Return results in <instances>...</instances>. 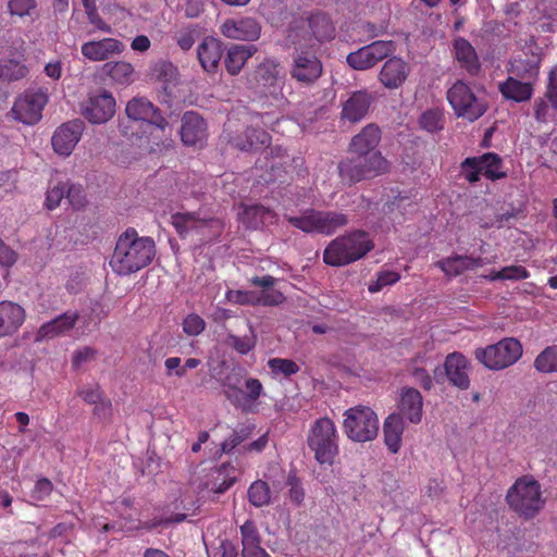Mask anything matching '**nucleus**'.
Segmentation results:
<instances>
[{
	"label": "nucleus",
	"instance_id": "obj_35",
	"mask_svg": "<svg viewBox=\"0 0 557 557\" xmlns=\"http://www.w3.org/2000/svg\"><path fill=\"white\" fill-rule=\"evenodd\" d=\"M79 319L77 312H64L57 318L44 323L37 333V339L54 338L71 331Z\"/></svg>",
	"mask_w": 557,
	"mask_h": 557
},
{
	"label": "nucleus",
	"instance_id": "obj_28",
	"mask_svg": "<svg viewBox=\"0 0 557 557\" xmlns=\"http://www.w3.org/2000/svg\"><path fill=\"white\" fill-rule=\"evenodd\" d=\"M423 398L421 393L413 387H404L398 401V412L401 419L418 424L422 420Z\"/></svg>",
	"mask_w": 557,
	"mask_h": 557
},
{
	"label": "nucleus",
	"instance_id": "obj_25",
	"mask_svg": "<svg viewBox=\"0 0 557 557\" xmlns=\"http://www.w3.org/2000/svg\"><path fill=\"white\" fill-rule=\"evenodd\" d=\"M410 74V65L399 57L388 58L379 73V82L387 89L401 87Z\"/></svg>",
	"mask_w": 557,
	"mask_h": 557
},
{
	"label": "nucleus",
	"instance_id": "obj_9",
	"mask_svg": "<svg viewBox=\"0 0 557 557\" xmlns=\"http://www.w3.org/2000/svg\"><path fill=\"white\" fill-rule=\"evenodd\" d=\"M522 354V344L513 337H505L496 344L474 350L475 359L492 371H500L513 366Z\"/></svg>",
	"mask_w": 557,
	"mask_h": 557
},
{
	"label": "nucleus",
	"instance_id": "obj_33",
	"mask_svg": "<svg viewBox=\"0 0 557 557\" xmlns=\"http://www.w3.org/2000/svg\"><path fill=\"white\" fill-rule=\"evenodd\" d=\"M239 219L246 227L258 230L264 225H273L277 222V214L262 205L243 206Z\"/></svg>",
	"mask_w": 557,
	"mask_h": 557
},
{
	"label": "nucleus",
	"instance_id": "obj_41",
	"mask_svg": "<svg viewBox=\"0 0 557 557\" xmlns=\"http://www.w3.org/2000/svg\"><path fill=\"white\" fill-rule=\"evenodd\" d=\"M250 505L261 508L271 504V490L269 484L263 480L252 482L247 492Z\"/></svg>",
	"mask_w": 557,
	"mask_h": 557
},
{
	"label": "nucleus",
	"instance_id": "obj_36",
	"mask_svg": "<svg viewBox=\"0 0 557 557\" xmlns=\"http://www.w3.org/2000/svg\"><path fill=\"white\" fill-rule=\"evenodd\" d=\"M498 90L502 96L515 102H527L534 94V84L532 82H521L520 79L508 76L499 83Z\"/></svg>",
	"mask_w": 557,
	"mask_h": 557
},
{
	"label": "nucleus",
	"instance_id": "obj_4",
	"mask_svg": "<svg viewBox=\"0 0 557 557\" xmlns=\"http://www.w3.org/2000/svg\"><path fill=\"white\" fill-rule=\"evenodd\" d=\"M338 163L341 180L348 185L372 180L391 171L389 161L381 151L373 153H354Z\"/></svg>",
	"mask_w": 557,
	"mask_h": 557
},
{
	"label": "nucleus",
	"instance_id": "obj_62",
	"mask_svg": "<svg viewBox=\"0 0 557 557\" xmlns=\"http://www.w3.org/2000/svg\"><path fill=\"white\" fill-rule=\"evenodd\" d=\"M183 10L187 17H197L203 11V0H185Z\"/></svg>",
	"mask_w": 557,
	"mask_h": 557
},
{
	"label": "nucleus",
	"instance_id": "obj_16",
	"mask_svg": "<svg viewBox=\"0 0 557 557\" xmlns=\"http://www.w3.org/2000/svg\"><path fill=\"white\" fill-rule=\"evenodd\" d=\"M116 101L113 95L99 89L90 92L82 104L83 116L92 124H102L111 120L115 114Z\"/></svg>",
	"mask_w": 557,
	"mask_h": 557
},
{
	"label": "nucleus",
	"instance_id": "obj_38",
	"mask_svg": "<svg viewBox=\"0 0 557 557\" xmlns=\"http://www.w3.org/2000/svg\"><path fill=\"white\" fill-rule=\"evenodd\" d=\"M276 282L277 278L272 275L252 276L249 278V283L251 285L262 288L261 295L257 297L258 304L273 307L285 301L286 297L284 294L281 290L273 288Z\"/></svg>",
	"mask_w": 557,
	"mask_h": 557
},
{
	"label": "nucleus",
	"instance_id": "obj_24",
	"mask_svg": "<svg viewBox=\"0 0 557 557\" xmlns=\"http://www.w3.org/2000/svg\"><path fill=\"white\" fill-rule=\"evenodd\" d=\"M125 45L113 37H106L100 40L86 41L81 47L82 54L92 62L104 61L111 57L121 54Z\"/></svg>",
	"mask_w": 557,
	"mask_h": 557
},
{
	"label": "nucleus",
	"instance_id": "obj_7",
	"mask_svg": "<svg viewBox=\"0 0 557 557\" xmlns=\"http://www.w3.org/2000/svg\"><path fill=\"white\" fill-rule=\"evenodd\" d=\"M308 447L321 465H332L338 454V434L334 421L327 417L317 419L307 435Z\"/></svg>",
	"mask_w": 557,
	"mask_h": 557
},
{
	"label": "nucleus",
	"instance_id": "obj_3",
	"mask_svg": "<svg viewBox=\"0 0 557 557\" xmlns=\"http://www.w3.org/2000/svg\"><path fill=\"white\" fill-rule=\"evenodd\" d=\"M221 385L230 403L244 413L258 411L259 398L263 394V385L259 379L245 377L240 370H233Z\"/></svg>",
	"mask_w": 557,
	"mask_h": 557
},
{
	"label": "nucleus",
	"instance_id": "obj_53",
	"mask_svg": "<svg viewBox=\"0 0 557 557\" xmlns=\"http://www.w3.org/2000/svg\"><path fill=\"white\" fill-rule=\"evenodd\" d=\"M65 199L75 209L78 210L85 206L86 196L84 188L81 185L71 184L70 181H65Z\"/></svg>",
	"mask_w": 557,
	"mask_h": 557
},
{
	"label": "nucleus",
	"instance_id": "obj_63",
	"mask_svg": "<svg viewBox=\"0 0 557 557\" xmlns=\"http://www.w3.org/2000/svg\"><path fill=\"white\" fill-rule=\"evenodd\" d=\"M164 367L166 369V374L172 375V371H175V375L182 377L185 375L184 368L181 366V358L178 357H170L165 359Z\"/></svg>",
	"mask_w": 557,
	"mask_h": 557
},
{
	"label": "nucleus",
	"instance_id": "obj_50",
	"mask_svg": "<svg viewBox=\"0 0 557 557\" xmlns=\"http://www.w3.org/2000/svg\"><path fill=\"white\" fill-rule=\"evenodd\" d=\"M77 395L89 405L101 404V406L111 408V401L103 398V393L98 385L83 387L77 391Z\"/></svg>",
	"mask_w": 557,
	"mask_h": 557
},
{
	"label": "nucleus",
	"instance_id": "obj_61",
	"mask_svg": "<svg viewBox=\"0 0 557 557\" xmlns=\"http://www.w3.org/2000/svg\"><path fill=\"white\" fill-rule=\"evenodd\" d=\"M17 260V253L3 242L0 246V263L4 267H12Z\"/></svg>",
	"mask_w": 557,
	"mask_h": 557
},
{
	"label": "nucleus",
	"instance_id": "obj_45",
	"mask_svg": "<svg viewBox=\"0 0 557 557\" xmlns=\"http://www.w3.org/2000/svg\"><path fill=\"white\" fill-rule=\"evenodd\" d=\"M419 124L422 129L429 133L441 131L444 127V113L437 108L428 109L421 114Z\"/></svg>",
	"mask_w": 557,
	"mask_h": 557
},
{
	"label": "nucleus",
	"instance_id": "obj_8",
	"mask_svg": "<svg viewBox=\"0 0 557 557\" xmlns=\"http://www.w3.org/2000/svg\"><path fill=\"white\" fill-rule=\"evenodd\" d=\"M280 64L275 59L265 58L245 74L246 87L253 91L270 94L281 103H285L282 87L284 77L280 75Z\"/></svg>",
	"mask_w": 557,
	"mask_h": 557
},
{
	"label": "nucleus",
	"instance_id": "obj_58",
	"mask_svg": "<svg viewBox=\"0 0 557 557\" xmlns=\"http://www.w3.org/2000/svg\"><path fill=\"white\" fill-rule=\"evenodd\" d=\"M410 374L423 389L430 391L433 387V380L423 367L414 366L410 368Z\"/></svg>",
	"mask_w": 557,
	"mask_h": 557
},
{
	"label": "nucleus",
	"instance_id": "obj_22",
	"mask_svg": "<svg viewBox=\"0 0 557 557\" xmlns=\"http://www.w3.org/2000/svg\"><path fill=\"white\" fill-rule=\"evenodd\" d=\"M470 361L458 351L446 356L444 361L445 375L450 385L466 391L470 387Z\"/></svg>",
	"mask_w": 557,
	"mask_h": 557
},
{
	"label": "nucleus",
	"instance_id": "obj_30",
	"mask_svg": "<svg viewBox=\"0 0 557 557\" xmlns=\"http://www.w3.org/2000/svg\"><path fill=\"white\" fill-rule=\"evenodd\" d=\"M382 138V132L375 123H369L356 134L348 146L350 153H373Z\"/></svg>",
	"mask_w": 557,
	"mask_h": 557
},
{
	"label": "nucleus",
	"instance_id": "obj_29",
	"mask_svg": "<svg viewBox=\"0 0 557 557\" xmlns=\"http://www.w3.org/2000/svg\"><path fill=\"white\" fill-rule=\"evenodd\" d=\"M7 13L13 23L34 24L41 16L39 0H8Z\"/></svg>",
	"mask_w": 557,
	"mask_h": 557
},
{
	"label": "nucleus",
	"instance_id": "obj_23",
	"mask_svg": "<svg viewBox=\"0 0 557 557\" xmlns=\"http://www.w3.org/2000/svg\"><path fill=\"white\" fill-rule=\"evenodd\" d=\"M223 36L235 39L253 41L261 35V26L252 17L228 18L221 26Z\"/></svg>",
	"mask_w": 557,
	"mask_h": 557
},
{
	"label": "nucleus",
	"instance_id": "obj_54",
	"mask_svg": "<svg viewBox=\"0 0 557 557\" xmlns=\"http://www.w3.org/2000/svg\"><path fill=\"white\" fill-rule=\"evenodd\" d=\"M399 280L400 275L395 271H381L377 273L376 280L369 284L368 289L370 293H377L385 286L394 285Z\"/></svg>",
	"mask_w": 557,
	"mask_h": 557
},
{
	"label": "nucleus",
	"instance_id": "obj_34",
	"mask_svg": "<svg viewBox=\"0 0 557 557\" xmlns=\"http://www.w3.org/2000/svg\"><path fill=\"white\" fill-rule=\"evenodd\" d=\"M240 537L243 546L242 557H271L261 547V535L252 520H247L240 525Z\"/></svg>",
	"mask_w": 557,
	"mask_h": 557
},
{
	"label": "nucleus",
	"instance_id": "obj_15",
	"mask_svg": "<svg viewBox=\"0 0 557 557\" xmlns=\"http://www.w3.org/2000/svg\"><path fill=\"white\" fill-rule=\"evenodd\" d=\"M396 50L393 40H376L350 52L346 61L350 67L357 71H364L373 67L377 62L389 57Z\"/></svg>",
	"mask_w": 557,
	"mask_h": 557
},
{
	"label": "nucleus",
	"instance_id": "obj_59",
	"mask_svg": "<svg viewBox=\"0 0 557 557\" xmlns=\"http://www.w3.org/2000/svg\"><path fill=\"white\" fill-rule=\"evenodd\" d=\"M250 122H259V126L263 125L269 127L272 131H276V125L280 123L278 116H273L271 113H251L250 114Z\"/></svg>",
	"mask_w": 557,
	"mask_h": 557
},
{
	"label": "nucleus",
	"instance_id": "obj_20",
	"mask_svg": "<svg viewBox=\"0 0 557 557\" xmlns=\"http://www.w3.org/2000/svg\"><path fill=\"white\" fill-rule=\"evenodd\" d=\"M84 126L81 120L69 121L59 126L51 139L54 151L60 156H70L82 137Z\"/></svg>",
	"mask_w": 557,
	"mask_h": 557
},
{
	"label": "nucleus",
	"instance_id": "obj_31",
	"mask_svg": "<svg viewBox=\"0 0 557 557\" xmlns=\"http://www.w3.org/2000/svg\"><path fill=\"white\" fill-rule=\"evenodd\" d=\"M453 52L459 66L470 76H476L481 71V63L473 46L463 37L453 42Z\"/></svg>",
	"mask_w": 557,
	"mask_h": 557
},
{
	"label": "nucleus",
	"instance_id": "obj_37",
	"mask_svg": "<svg viewBox=\"0 0 557 557\" xmlns=\"http://www.w3.org/2000/svg\"><path fill=\"white\" fill-rule=\"evenodd\" d=\"M312 37L319 42L330 41L335 37V25L331 16L323 11L311 12L307 17Z\"/></svg>",
	"mask_w": 557,
	"mask_h": 557
},
{
	"label": "nucleus",
	"instance_id": "obj_21",
	"mask_svg": "<svg viewBox=\"0 0 557 557\" xmlns=\"http://www.w3.org/2000/svg\"><path fill=\"white\" fill-rule=\"evenodd\" d=\"M207 124L203 117L194 111H187L182 117L181 139L185 146L200 148L207 140Z\"/></svg>",
	"mask_w": 557,
	"mask_h": 557
},
{
	"label": "nucleus",
	"instance_id": "obj_19",
	"mask_svg": "<svg viewBox=\"0 0 557 557\" xmlns=\"http://www.w3.org/2000/svg\"><path fill=\"white\" fill-rule=\"evenodd\" d=\"M534 119L546 123L557 119V70H550L544 95L534 100Z\"/></svg>",
	"mask_w": 557,
	"mask_h": 557
},
{
	"label": "nucleus",
	"instance_id": "obj_18",
	"mask_svg": "<svg viewBox=\"0 0 557 557\" xmlns=\"http://www.w3.org/2000/svg\"><path fill=\"white\" fill-rule=\"evenodd\" d=\"M373 102L374 96L367 89L352 91L342 103V122H348L349 124L361 122L368 115Z\"/></svg>",
	"mask_w": 557,
	"mask_h": 557
},
{
	"label": "nucleus",
	"instance_id": "obj_27",
	"mask_svg": "<svg viewBox=\"0 0 557 557\" xmlns=\"http://www.w3.org/2000/svg\"><path fill=\"white\" fill-rule=\"evenodd\" d=\"M26 319L25 309L17 302L0 301V338L14 335Z\"/></svg>",
	"mask_w": 557,
	"mask_h": 557
},
{
	"label": "nucleus",
	"instance_id": "obj_11",
	"mask_svg": "<svg viewBox=\"0 0 557 557\" xmlns=\"http://www.w3.org/2000/svg\"><path fill=\"white\" fill-rule=\"evenodd\" d=\"M290 57V77L301 86L315 84L323 73V64L314 46H296Z\"/></svg>",
	"mask_w": 557,
	"mask_h": 557
},
{
	"label": "nucleus",
	"instance_id": "obj_43",
	"mask_svg": "<svg viewBox=\"0 0 557 557\" xmlns=\"http://www.w3.org/2000/svg\"><path fill=\"white\" fill-rule=\"evenodd\" d=\"M533 366L541 373L557 372V345L543 349L534 359Z\"/></svg>",
	"mask_w": 557,
	"mask_h": 557
},
{
	"label": "nucleus",
	"instance_id": "obj_40",
	"mask_svg": "<svg viewBox=\"0 0 557 557\" xmlns=\"http://www.w3.org/2000/svg\"><path fill=\"white\" fill-rule=\"evenodd\" d=\"M446 275L457 276L465 271L480 268L483 265V259L480 257L453 256L442 259L435 263Z\"/></svg>",
	"mask_w": 557,
	"mask_h": 557
},
{
	"label": "nucleus",
	"instance_id": "obj_2",
	"mask_svg": "<svg viewBox=\"0 0 557 557\" xmlns=\"http://www.w3.org/2000/svg\"><path fill=\"white\" fill-rule=\"evenodd\" d=\"M373 248L369 234L356 230L333 239L323 251V261L331 267H344L362 259Z\"/></svg>",
	"mask_w": 557,
	"mask_h": 557
},
{
	"label": "nucleus",
	"instance_id": "obj_12",
	"mask_svg": "<svg viewBox=\"0 0 557 557\" xmlns=\"http://www.w3.org/2000/svg\"><path fill=\"white\" fill-rule=\"evenodd\" d=\"M344 416L343 428L348 438L354 442L364 443L376 437L379 419L370 407L356 406L347 409Z\"/></svg>",
	"mask_w": 557,
	"mask_h": 557
},
{
	"label": "nucleus",
	"instance_id": "obj_56",
	"mask_svg": "<svg viewBox=\"0 0 557 557\" xmlns=\"http://www.w3.org/2000/svg\"><path fill=\"white\" fill-rule=\"evenodd\" d=\"M225 299L228 302L246 306V305H257V297L253 292L240 290V289H230L225 294Z\"/></svg>",
	"mask_w": 557,
	"mask_h": 557
},
{
	"label": "nucleus",
	"instance_id": "obj_57",
	"mask_svg": "<svg viewBox=\"0 0 557 557\" xmlns=\"http://www.w3.org/2000/svg\"><path fill=\"white\" fill-rule=\"evenodd\" d=\"M52 491H53L52 482L47 478H41L36 481L34 488L30 492V498H32L33 503L42 502L48 496H50Z\"/></svg>",
	"mask_w": 557,
	"mask_h": 557
},
{
	"label": "nucleus",
	"instance_id": "obj_49",
	"mask_svg": "<svg viewBox=\"0 0 557 557\" xmlns=\"http://www.w3.org/2000/svg\"><path fill=\"white\" fill-rule=\"evenodd\" d=\"M226 344L240 355H247L256 346V337L250 330V335L237 336L228 334Z\"/></svg>",
	"mask_w": 557,
	"mask_h": 557
},
{
	"label": "nucleus",
	"instance_id": "obj_13",
	"mask_svg": "<svg viewBox=\"0 0 557 557\" xmlns=\"http://www.w3.org/2000/svg\"><path fill=\"white\" fill-rule=\"evenodd\" d=\"M503 159L495 152H485L479 157H468L460 163V175L470 183L475 184L481 175L494 182L507 176L503 170Z\"/></svg>",
	"mask_w": 557,
	"mask_h": 557
},
{
	"label": "nucleus",
	"instance_id": "obj_32",
	"mask_svg": "<svg viewBox=\"0 0 557 557\" xmlns=\"http://www.w3.org/2000/svg\"><path fill=\"white\" fill-rule=\"evenodd\" d=\"M223 44L211 36L205 37L197 48L198 60L207 73H215L223 55Z\"/></svg>",
	"mask_w": 557,
	"mask_h": 557
},
{
	"label": "nucleus",
	"instance_id": "obj_39",
	"mask_svg": "<svg viewBox=\"0 0 557 557\" xmlns=\"http://www.w3.org/2000/svg\"><path fill=\"white\" fill-rule=\"evenodd\" d=\"M404 420L399 413H391L383 423L384 443L392 454H397L401 447Z\"/></svg>",
	"mask_w": 557,
	"mask_h": 557
},
{
	"label": "nucleus",
	"instance_id": "obj_48",
	"mask_svg": "<svg viewBox=\"0 0 557 557\" xmlns=\"http://www.w3.org/2000/svg\"><path fill=\"white\" fill-rule=\"evenodd\" d=\"M65 182H50V185L46 193L45 207L48 210H53L58 208L61 201L65 198Z\"/></svg>",
	"mask_w": 557,
	"mask_h": 557
},
{
	"label": "nucleus",
	"instance_id": "obj_64",
	"mask_svg": "<svg viewBox=\"0 0 557 557\" xmlns=\"http://www.w3.org/2000/svg\"><path fill=\"white\" fill-rule=\"evenodd\" d=\"M288 484L290 485V488H289L290 499L296 504H300L305 497L302 487L298 484V481L296 478H288Z\"/></svg>",
	"mask_w": 557,
	"mask_h": 557
},
{
	"label": "nucleus",
	"instance_id": "obj_6",
	"mask_svg": "<svg viewBox=\"0 0 557 557\" xmlns=\"http://www.w3.org/2000/svg\"><path fill=\"white\" fill-rule=\"evenodd\" d=\"M284 219L295 228L304 233L332 235L348 224V216L337 211L306 209L300 215L284 214Z\"/></svg>",
	"mask_w": 557,
	"mask_h": 557
},
{
	"label": "nucleus",
	"instance_id": "obj_17",
	"mask_svg": "<svg viewBox=\"0 0 557 557\" xmlns=\"http://www.w3.org/2000/svg\"><path fill=\"white\" fill-rule=\"evenodd\" d=\"M125 113L129 120L147 123L148 125H154L163 133H165L166 128L170 127L160 110L144 97H135L131 99L126 104Z\"/></svg>",
	"mask_w": 557,
	"mask_h": 557
},
{
	"label": "nucleus",
	"instance_id": "obj_26",
	"mask_svg": "<svg viewBox=\"0 0 557 557\" xmlns=\"http://www.w3.org/2000/svg\"><path fill=\"white\" fill-rule=\"evenodd\" d=\"M231 144L242 151H257L270 146L271 136L259 126V122H250L243 133L232 138Z\"/></svg>",
	"mask_w": 557,
	"mask_h": 557
},
{
	"label": "nucleus",
	"instance_id": "obj_51",
	"mask_svg": "<svg viewBox=\"0 0 557 557\" xmlns=\"http://www.w3.org/2000/svg\"><path fill=\"white\" fill-rule=\"evenodd\" d=\"M182 329L187 336H198L205 331L206 322L199 314L189 313L183 319Z\"/></svg>",
	"mask_w": 557,
	"mask_h": 557
},
{
	"label": "nucleus",
	"instance_id": "obj_47",
	"mask_svg": "<svg viewBox=\"0 0 557 557\" xmlns=\"http://www.w3.org/2000/svg\"><path fill=\"white\" fill-rule=\"evenodd\" d=\"M530 276V272L522 265H508L504 267L498 271H493L490 274L491 281L508 280V281H520L525 280Z\"/></svg>",
	"mask_w": 557,
	"mask_h": 557
},
{
	"label": "nucleus",
	"instance_id": "obj_46",
	"mask_svg": "<svg viewBox=\"0 0 557 557\" xmlns=\"http://www.w3.org/2000/svg\"><path fill=\"white\" fill-rule=\"evenodd\" d=\"M246 63L247 61L244 58V54L240 53L237 45H232L227 49L224 59V66L226 72L232 76H236L240 73Z\"/></svg>",
	"mask_w": 557,
	"mask_h": 557
},
{
	"label": "nucleus",
	"instance_id": "obj_42",
	"mask_svg": "<svg viewBox=\"0 0 557 557\" xmlns=\"http://www.w3.org/2000/svg\"><path fill=\"white\" fill-rule=\"evenodd\" d=\"M29 73L28 67L15 59L0 60V78L9 82L18 81L26 77Z\"/></svg>",
	"mask_w": 557,
	"mask_h": 557
},
{
	"label": "nucleus",
	"instance_id": "obj_60",
	"mask_svg": "<svg viewBox=\"0 0 557 557\" xmlns=\"http://www.w3.org/2000/svg\"><path fill=\"white\" fill-rule=\"evenodd\" d=\"M96 355V350L90 347H84L74 352L73 355V367L78 369L84 362L91 360Z\"/></svg>",
	"mask_w": 557,
	"mask_h": 557
},
{
	"label": "nucleus",
	"instance_id": "obj_52",
	"mask_svg": "<svg viewBox=\"0 0 557 557\" xmlns=\"http://www.w3.org/2000/svg\"><path fill=\"white\" fill-rule=\"evenodd\" d=\"M268 366L273 373H282L285 376H290L299 371L298 364L290 359L273 358L269 360Z\"/></svg>",
	"mask_w": 557,
	"mask_h": 557
},
{
	"label": "nucleus",
	"instance_id": "obj_5",
	"mask_svg": "<svg viewBox=\"0 0 557 557\" xmlns=\"http://www.w3.org/2000/svg\"><path fill=\"white\" fill-rule=\"evenodd\" d=\"M510 509L524 519L534 518L544 507L540 483L531 475L518 478L506 494Z\"/></svg>",
	"mask_w": 557,
	"mask_h": 557
},
{
	"label": "nucleus",
	"instance_id": "obj_55",
	"mask_svg": "<svg viewBox=\"0 0 557 557\" xmlns=\"http://www.w3.org/2000/svg\"><path fill=\"white\" fill-rule=\"evenodd\" d=\"M196 37H197L196 26L188 25L176 33L175 40H176L177 46L182 50L188 51L194 46V44L196 41Z\"/></svg>",
	"mask_w": 557,
	"mask_h": 557
},
{
	"label": "nucleus",
	"instance_id": "obj_44",
	"mask_svg": "<svg viewBox=\"0 0 557 557\" xmlns=\"http://www.w3.org/2000/svg\"><path fill=\"white\" fill-rule=\"evenodd\" d=\"M107 74L117 84L127 85L133 82L134 67L131 63L119 61L104 65Z\"/></svg>",
	"mask_w": 557,
	"mask_h": 557
},
{
	"label": "nucleus",
	"instance_id": "obj_10",
	"mask_svg": "<svg viewBox=\"0 0 557 557\" xmlns=\"http://www.w3.org/2000/svg\"><path fill=\"white\" fill-rule=\"evenodd\" d=\"M446 98L454 113L469 122H474L487 111V102L484 98L475 96L472 88L459 79L448 88Z\"/></svg>",
	"mask_w": 557,
	"mask_h": 557
},
{
	"label": "nucleus",
	"instance_id": "obj_1",
	"mask_svg": "<svg viewBox=\"0 0 557 557\" xmlns=\"http://www.w3.org/2000/svg\"><path fill=\"white\" fill-rule=\"evenodd\" d=\"M156 245L150 237H140L134 228L120 235L110 260L112 270L119 275L135 273L151 263Z\"/></svg>",
	"mask_w": 557,
	"mask_h": 557
},
{
	"label": "nucleus",
	"instance_id": "obj_14",
	"mask_svg": "<svg viewBox=\"0 0 557 557\" xmlns=\"http://www.w3.org/2000/svg\"><path fill=\"white\" fill-rule=\"evenodd\" d=\"M47 90L41 88L28 89L16 98L12 107L15 120L26 125H34L42 117V110L48 102Z\"/></svg>",
	"mask_w": 557,
	"mask_h": 557
}]
</instances>
